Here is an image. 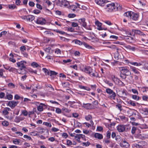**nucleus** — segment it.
Here are the masks:
<instances>
[{
	"label": "nucleus",
	"instance_id": "obj_43",
	"mask_svg": "<svg viewBox=\"0 0 148 148\" xmlns=\"http://www.w3.org/2000/svg\"><path fill=\"white\" fill-rule=\"evenodd\" d=\"M137 129V127H136L134 126L132 127L131 130V133L132 134H134L135 133Z\"/></svg>",
	"mask_w": 148,
	"mask_h": 148
},
{
	"label": "nucleus",
	"instance_id": "obj_18",
	"mask_svg": "<svg viewBox=\"0 0 148 148\" xmlns=\"http://www.w3.org/2000/svg\"><path fill=\"white\" fill-rule=\"evenodd\" d=\"M127 91L123 90L120 91V94L121 95V97L126 98L127 96Z\"/></svg>",
	"mask_w": 148,
	"mask_h": 148
},
{
	"label": "nucleus",
	"instance_id": "obj_53",
	"mask_svg": "<svg viewBox=\"0 0 148 148\" xmlns=\"http://www.w3.org/2000/svg\"><path fill=\"white\" fill-rule=\"evenodd\" d=\"M111 133L110 131H108L107 132L106 137L107 139L110 138V137Z\"/></svg>",
	"mask_w": 148,
	"mask_h": 148
},
{
	"label": "nucleus",
	"instance_id": "obj_3",
	"mask_svg": "<svg viewBox=\"0 0 148 148\" xmlns=\"http://www.w3.org/2000/svg\"><path fill=\"white\" fill-rule=\"evenodd\" d=\"M119 70L120 72L127 75V76L131 75V72L130 71L128 67L125 66L119 67Z\"/></svg>",
	"mask_w": 148,
	"mask_h": 148
},
{
	"label": "nucleus",
	"instance_id": "obj_40",
	"mask_svg": "<svg viewBox=\"0 0 148 148\" xmlns=\"http://www.w3.org/2000/svg\"><path fill=\"white\" fill-rule=\"evenodd\" d=\"M45 3L48 6H49L52 4V3L50 2L49 0H44V4Z\"/></svg>",
	"mask_w": 148,
	"mask_h": 148
},
{
	"label": "nucleus",
	"instance_id": "obj_46",
	"mask_svg": "<svg viewBox=\"0 0 148 148\" xmlns=\"http://www.w3.org/2000/svg\"><path fill=\"white\" fill-rule=\"evenodd\" d=\"M28 71L30 73H34L35 74H37V71L36 70H34L30 68L28 69Z\"/></svg>",
	"mask_w": 148,
	"mask_h": 148
},
{
	"label": "nucleus",
	"instance_id": "obj_22",
	"mask_svg": "<svg viewBox=\"0 0 148 148\" xmlns=\"http://www.w3.org/2000/svg\"><path fill=\"white\" fill-rule=\"evenodd\" d=\"M130 68L131 70L133 71V72L139 75V72L138 70V69L133 66H130Z\"/></svg>",
	"mask_w": 148,
	"mask_h": 148
},
{
	"label": "nucleus",
	"instance_id": "obj_63",
	"mask_svg": "<svg viewBox=\"0 0 148 148\" xmlns=\"http://www.w3.org/2000/svg\"><path fill=\"white\" fill-rule=\"evenodd\" d=\"M33 13L36 14H38L40 12V11L38 10H34Z\"/></svg>",
	"mask_w": 148,
	"mask_h": 148
},
{
	"label": "nucleus",
	"instance_id": "obj_29",
	"mask_svg": "<svg viewBox=\"0 0 148 148\" xmlns=\"http://www.w3.org/2000/svg\"><path fill=\"white\" fill-rule=\"evenodd\" d=\"M134 32L135 34H139L140 35H144V34L142 32L138 30H134Z\"/></svg>",
	"mask_w": 148,
	"mask_h": 148
},
{
	"label": "nucleus",
	"instance_id": "obj_62",
	"mask_svg": "<svg viewBox=\"0 0 148 148\" xmlns=\"http://www.w3.org/2000/svg\"><path fill=\"white\" fill-rule=\"evenodd\" d=\"M105 82L106 83V84H107L110 86H112L113 85V84L112 83H111L108 81H106Z\"/></svg>",
	"mask_w": 148,
	"mask_h": 148
},
{
	"label": "nucleus",
	"instance_id": "obj_19",
	"mask_svg": "<svg viewBox=\"0 0 148 148\" xmlns=\"http://www.w3.org/2000/svg\"><path fill=\"white\" fill-rule=\"evenodd\" d=\"M66 7L70 10H73V11H75L76 9L77 8V6L75 5H70L69 3V5L67 6Z\"/></svg>",
	"mask_w": 148,
	"mask_h": 148
},
{
	"label": "nucleus",
	"instance_id": "obj_58",
	"mask_svg": "<svg viewBox=\"0 0 148 148\" xmlns=\"http://www.w3.org/2000/svg\"><path fill=\"white\" fill-rule=\"evenodd\" d=\"M22 113L23 115L26 116H27L28 113L26 110H24L22 111Z\"/></svg>",
	"mask_w": 148,
	"mask_h": 148
},
{
	"label": "nucleus",
	"instance_id": "obj_23",
	"mask_svg": "<svg viewBox=\"0 0 148 148\" xmlns=\"http://www.w3.org/2000/svg\"><path fill=\"white\" fill-rule=\"evenodd\" d=\"M119 117L120 119L123 122H126L128 120V118L123 115L121 116L120 115L119 116Z\"/></svg>",
	"mask_w": 148,
	"mask_h": 148
},
{
	"label": "nucleus",
	"instance_id": "obj_51",
	"mask_svg": "<svg viewBox=\"0 0 148 148\" xmlns=\"http://www.w3.org/2000/svg\"><path fill=\"white\" fill-rule=\"evenodd\" d=\"M23 137L25 138H26V140H32V138L31 137L29 136H28L26 135H25L23 136Z\"/></svg>",
	"mask_w": 148,
	"mask_h": 148
},
{
	"label": "nucleus",
	"instance_id": "obj_13",
	"mask_svg": "<svg viewBox=\"0 0 148 148\" xmlns=\"http://www.w3.org/2000/svg\"><path fill=\"white\" fill-rule=\"evenodd\" d=\"M95 24L96 25H97V29L98 30H106L107 29V28H103L101 27L102 26V23L100 22L99 21H97L95 22Z\"/></svg>",
	"mask_w": 148,
	"mask_h": 148
},
{
	"label": "nucleus",
	"instance_id": "obj_33",
	"mask_svg": "<svg viewBox=\"0 0 148 148\" xmlns=\"http://www.w3.org/2000/svg\"><path fill=\"white\" fill-rule=\"evenodd\" d=\"M21 141L19 139H15L13 140V143L15 145H18Z\"/></svg>",
	"mask_w": 148,
	"mask_h": 148
},
{
	"label": "nucleus",
	"instance_id": "obj_28",
	"mask_svg": "<svg viewBox=\"0 0 148 148\" xmlns=\"http://www.w3.org/2000/svg\"><path fill=\"white\" fill-rule=\"evenodd\" d=\"M84 107L87 109H90L91 108V104L90 103H83Z\"/></svg>",
	"mask_w": 148,
	"mask_h": 148
},
{
	"label": "nucleus",
	"instance_id": "obj_61",
	"mask_svg": "<svg viewBox=\"0 0 148 148\" xmlns=\"http://www.w3.org/2000/svg\"><path fill=\"white\" fill-rule=\"evenodd\" d=\"M104 142L107 145H108L110 142V140H108V139H106L104 140Z\"/></svg>",
	"mask_w": 148,
	"mask_h": 148
},
{
	"label": "nucleus",
	"instance_id": "obj_47",
	"mask_svg": "<svg viewBox=\"0 0 148 148\" xmlns=\"http://www.w3.org/2000/svg\"><path fill=\"white\" fill-rule=\"evenodd\" d=\"M120 75L121 77L124 79H125L126 78L127 76V75H126L125 74H123L121 72H120Z\"/></svg>",
	"mask_w": 148,
	"mask_h": 148
},
{
	"label": "nucleus",
	"instance_id": "obj_7",
	"mask_svg": "<svg viewBox=\"0 0 148 148\" xmlns=\"http://www.w3.org/2000/svg\"><path fill=\"white\" fill-rule=\"evenodd\" d=\"M57 5L60 6L63 5L65 7H67V6L69 5V2L66 0H58Z\"/></svg>",
	"mask_w": 148,
	"mask_h": 148
},
{
	"label": "nucleus",
	"instance_id": "obj_44",
	"mask_svg": "<svg viewBox=\"0 0 148 148\" xmlns=\"http://www.w3.org/2000/svg\"><path fill=\"white\" fill-rule=\"evenodd\" d=\"M6 98L9 100H11L13 98V96L10 94H8L6 95Z\"/></svg>",
	"mask_w": 148,
	"mask_h": 148
},
{
	"label": "nucleus",
	"instance_id": "obj_10",
	"mask_svg": "<svg viewBox=\"0 0 148 148\" xmlns=\"http://www.w3.org/2000/svg\"><path fill=\"white\" fill-rule=\"evenodd\" d=\"M95 1L97 4L104 7L107 1L106 0H95Z\"/></svg>",
	"mask_w": 148,
	"mask_h": 148
},
{
	"label": "nucleus",
	"instance_id": "obj_42",
	"mask_svg": "<svg viewBox=\"0 0 148 148\" xmlns=\"http://www.w3.org/2000/svg\"><path fill=\"white\" fill-rule=\"evenodd\" d=\"M26 49V47L25 46H22L20 48V50L22 53L24 52Z\"/></svg>",
	"mask_w": 148,
	"mask_h": 148
},
{
	"label": "nucleus",
	"instance_id": "obj_2",
	"mask_svg": "<svg viewBox=\"0 0 148 148\" xmlns=\"http://www.w3.org/2000/svg\"><path fill=\"white\" fill-rule=\"evenodd\" d=\"M84 71L89 75L91 77H97L98 74L97 72L94 71H93L92 69L90 66L85 67L84 69Z\"/></svg>",
	"mask_w": 148,
	"mask_h": 148
},
{
	"label": "nucleus",
	"instance_id": "obj_16",
	"mask_svg": "<svg viewBox=\"0 0 148 148\" xmlns=\"http://www.w3.org/2000/svg\"><path fill=\"white\" fill-rule=\"evenodd\" d=\"M121 142V143H120V145L121 147L127 148L129 147V144L128 142H127L125 140L122 141Z\"/></svg>",
	"mask_w": 148,
	"mask_h": 148
},
{
	"label": "nucleus",
	"instance_id": "obj_24",
	"mask_svg": "<svg viewBox=\"0 0 148 148\" xmlns=\"http://www.w3.org/2000/svg\"><path fill=\"white\" fill-rule=\"evenodd\" d=\"M35 18V17L34 16L29 15L27 16V20L29 21H32Z\"/></svg>",
	"mask_w": 148,
	"mask_h": 148
},
{
	"label": "nucleus",
	"instance_id": "obj_56",
	"mask_svg": "<svg viewBox=\"0 0 148 148\" xmlns=\"http://www.w3.org/2000/svg\"><path fill=\"white\" fill-rule=\"evenodd\" d=\"M82 144L83 146L87 147L89 146V145L90 144V143L89 142H83L82 143Z\"/></svg>",
	"mask_w": 148,
	"mask_h": 148
},
{
	"label": "nucleus",
	"instance_id": "obj_52",
	"mask_svg": "<svg viewBox=\"0 0 148 148\" xmlns=\"http://www.w3.org/2000/svg\"><path fill=\"white\" fill-rule=\"evenodd\" d=\"M76 15L74 14H69L68 15V17L69 18H72L75 17Z\"/></svg>",
	"mask_w": 148,
	"mask_h": 148
},
{
	"label": "nucleus",
	"instance_id": "obj_38",
	"mask_svg": "<svg viewBox=\"0 0 148 148\" xmlns=\"http://www.w3.org/2000/svg\"><path fill=\"white\" fill-rule=\"evenodd\" d=\"M130 64L132 65L136 66H140L142 65V64L140 63H137V62H130Z\"/></svg>",
	"mask_w": 148,
	"mask_h": 148
},
{
	"label": "nucleus",
	"instance_id": "obj_55",
	"mask_svg": "<svg viewBox=\"0 0 148 148\" xmlns=\"http://www.w3.org/2000/svg\"><path fill=\"white\" fill-rule=\"evenodd\" d=\"M56 112L58 114H60L61 113V110L59 108H56Z\"/></svg>",
	"mask_w": 148,
	"mask_h": 148
},
{
	"label": "nucleus",
	"instance_id": "obj_32",
	"mask_svg": "<svg viewBox=\"0 0 148 148\" xmlns=\"http://www.w3.org/2000/svg\"><path fill=\"white\" fill-rule=\"evenodd\" d=\"M138 143L139 144V145H141L140 146L141 148H143L146 143L145 141H140Z\"/></svg>",
	"mask_w": 148,
	"mask_h": 148
},
{
	"label": "nucleus",
	"instance_id": "obj_50",
	"mask_svg": "<svg viewBox=\"0 0 148 148\" xmlns=\"http://www.w3.org/2000/svg\"><path fill=\"white\" fill-rule=\"evenodd\" d=\"M132 98L134 99L138 100H139V97L136 95H133L132 96Z\"/></svg>",
	"mask_w": 148,
	"mask_h": 148
},
{
	"label": "nucleus",
	"instance_id": "obj_8",
	"mask_svg": "<svg viewBox=\"0 0 148 148\" xmlns=\"http://www.w3.org/2000/svg\"><path fill=\"white\" fill-rule=\"evenodd\" d=\"M18 103V101H9L7 106H10L12 109H13Z\"/></svg>",
	"mask_w": 148,
	"mask_h": 148
},
{
	"label": "nucleus",
	"instance_id": "obj_49",
	"mask_svg": "<svg viewBox=\"0 0 148 148\" xmlns=\"http://www.w3.org/2000/svg\"><path fill=\"white\" fill-rule=\"evenodd\" d=\"M116 108H117L120 111H121L122 110V106L120 104H118L116 105Z\"/></svg>",
	"mask_w": 148,
	"mask_h": 148
},
{
	"label": "nucleus",
	"instance_id": "obj_12",
	"mask_svg": "<svg viewBox=\"0 0 148 148\" xmlns=\"http://www.w3.org/2000/svg\"><path fill=\"white\" fill-rule=\"evenodd\" d=\"M124 47L127 50L133 52H134L137 49L136 47L130 45L125 46Z\"/></svg>",
	"mask_w": 148,
	"mask_h": 148
},
{
	"label": "nucleus",
	"instance_id": "obj_57",
	"mask_svg": "<svg viewBox=\"0 0 148 148\" xmlns=\"http://www.w3.org/2000/svg\"><path fill=\"white\" fill-rule=\"evenodd\" d=\"M142 99L144 101H147L148 99V96L146 95H143V96Z\"/></svg>",
	"mask_w": 148,
	"mask_h": 148
},
{
	"label": "nucleus",
	"instance_id": "obj_31",
	"mask_svg": "<svg viewBox=\"0 0 148 148\" xmlns=\"http://www.w3.org/2000/svg\"><path fill=\"white\" fill-rule=\"evenodd\" d=\"M83 45L85 47L89 49H92V46H90L85 42H83Z\"/></svg>",
	"mask_w": 148,
	"mask_h": 148
},
{
	"label": "nucleus",
	"instance_id": "obj_41",
	"mask_svg": "<svg viewBox=\"0 0 148 148\" xmlns=\"http://www.w3.org/2000/svg\"><path fill=\"white\" fill-rule=\"evenodd\" d=\"M125 131L126 132L130 130L131 129L129 125H124Z\"/></svg>",
	"mask_w": 148,
	"mask_h": 148
},
{
	"label": "nucleus",
	"instance_id": "obj_14",
	"mask_svg": "<svg viewBox=\"0 0 148 148\" xmlns=\"http://www.w3.org/2000/svg\"><path fill=\"white\" fill-rule=\"evenodd\" d=\"M46 22L45 20L42 18H38L36 21V23L42 25L45 24Z\"/></svg>",
	"mask_w": 148,
	"mask_h": 148
},
{
	"label": "nucleus",
	"instance_id": "obj_30",
	"mask_svg": "<svg viewBox=\"0 0 148 148\" xmlns=\"http://www.w3.org/2000/svg\"><path fill=\"white\" fill-rule=\"evenodd\" d=\"M79 87L81 89H84L86 90L87 91H90V88L89 87H87L85 86L81 85H79Z\"/></svg>",
	"mask_w": 148,
	"mask_h": 148
},
{
	"label": "nucleus",
	"instance_id": "obj_36",
	"mask_svg": "<svg viewBox=\"0 0 148 148\" xmlns=\"http://www.w3.org/2000/svg\"><path fill=\"white\" fill-rule=\"evenodd\" d=\"M74 41L75 42V43L76 44L79 45H83V42L81 41L80 40H74Z\"/></svg>",
	"mask_w": 148,
	"mask_h": 148
},
{
	"label": "nucleus",
	"instance_id": "obj_27",
	"mask_svg": "<svg viewBox=\"0 0 148 148\" xmlns=\"http://www.w3.org/2000/svg\"><path fill=\"white\" fill-rule=\"evenodd\" d=\"M92 117L91 115L89 114L87 116H85V119L88 121L90 120V123L91 124H93V122L91 120L92 119Z\"/></svg>",
	"mask_w": 148,
	"mask_h": 148
},
{
	"label": "nucleus",
	"instance_id": "obj_1",
	"mask_svg": "<svg viewBox=\"0 0 148 148\" xmlns=\"http://www.w3.org/2000/svg\"><path fill=\"white\" fill-rule=\"evenodd\" d=\"M104 7L107 11L109 12L115 11L117 10H120L121 9V7H120L119 5V7H117V5L116 7L114 3H110L108 1H107Z\"/></svg>",
	"mask_w": 148,
	"mask_h": 148
},
{
	"label": "nucleus",
	"instance_id": "obj_15",
	"mask_svg": "<svg viewBox=\"0 0 148 148\" xmlns=\"http://www.w3.org/2000/svg\"><path fill=\"white\" fill-rule=\"evenodd\" d=\"M116 128L119 132H123L125 131L124 125H119L117 126Z\"/></svg>",
	"mask_w": 148,
	"mask_h": 148
},
{
	"label": "nucleus",
	"instance_id": "obj_39",
	"mask_svg": "<svg viewBox=\"0 0 148 148\" xmlns=\"http://www.w3.org/2000/svg\"><path fill=\"white\" fill-rule=\"evenodd\" d=\"M8 8L10 9L13 10L16 8V5L14 4L8 5Z\"/></svg>",
	"mask_w": 148,
	"mask_h": 148
},
{
	"label": "nucleus",
	"instance_id": "obj_25",
	"mask_svg": "<svg viewBox=\"0 0 148 148\" xmlns=\"http://www.w3.org/2000/svg\"><path fill=\"white\" fill-rule=\"evenodd\" d=\"M94 136L95 138L99 139H101L103 138L102 135L99 133H95Z\"/></svg>",
	"mask_w": 148,
	"mask_h": 148
},
{
	"label": "nucleus",
	"instance_id": "obj_35",
	"mask_svg": "<svg viewBox=\"0 0 148 148\" xmlns=\"http://www.w3.org/2000/svg\"><path fill=\"white\" fill-rule=\"evenodd\" d=\"M138 4L140 5L143 6L145 5L146 2L143 0H141L139 1Z\"/></svg>",
	"mask_w": 148,
	"mask_h": 148
},
{
	"label": "nucleus",
	"instance_id": "obj_9",
	"mask_svg": "<svg viewBox=\"0 0 148 148\" xmlns=\"http://www.w3.org/2000/svg\"><path fill=\"white\" fill-rule=\"evenodd\" d=\"M26 64V61H21L20 62H18L16 63L18 67H20V70H22L26 68L25 64Z\"/></svg>",
	"mask_w": 148,
	"mask_h": 148
},
{
	"label": "nucleus",
	"instance_id": "obj_11",
	"mask_svg": "<svg viewBox=\"0 0 148 148\" xmlns=\"http://www.w3.org/2000/svg\"><path fill=\"white\" fill-rule=\"evenodd\" d=\"M74 138L77 141L80 142V139L82 138V139L85 140V136L82 134H76L75 135Z\"/></svg>",
	"mask_w": 148,
	"mask_h": 148
},
{
	"label": "nucleus",
	"instance_id": "obj_4",
	"mask_svg": "<svg viewBox=\"0 0 148 148\" xmlns=\"http://www.w3.org/2000/svg\"><path fill=\"white\" fill-rule=\"evenodd\" d=\"M78 22L80 23L81 25L86 29L89 30H92V28L88 27L87 26V23L86 22V19L84 18H82L79 19Z\"/></svg>",
	"mask_w": 148,
	"mask_h": 148
},
{
	"label": "nucleus",
	"instance_id": "obj_54",
	"mask_svg": "<svg viewBox=\"0 0 148 148\" xmlns=\"http://www.w3.org/2000/svg\"><path fill=\"white\" fill-rule=\"evenodd\" d=\"M43 124L45 125L46 126L51 127V125L50 123H49L47 122H44L43 123Z\"/></svg>",
	"mask_w": 148,
	"mask_h": 148
},
{
	"label": "nucleus",
	"instance_id": "obj_5",
	"mask_svg": "<svg viewBox=\"0 0 148 148\" xmlns=\"http://www.w3.org/2000/svg\"><path fill=\"white\" fill-rule=\"evenodd\" d=\"M106 91L108 94L110 95V98L113 100L115 99L116 94L112 90L109 88H107L106 89Z\"/></svg>",
	"mask_w": 148,
	"mask_h": 148
},
{
	"label": "nucleus",
	"instance_id": "obj_59",
	"mask_svg": "<svg viewBox=\"0 0 148 148\" xmlns=\"http://www.w3.org/2000/svg\"><path fill=\"white\" fill-rule=\"evenodd\" d=\"M110 39H112L113 40H114V39L116 40V39H117L118 38V37H117L116 36H114V35H112V36H110Z\"/></svg>",
	"mask_w": 148,
	"mask_h": 148
},
{
	"label": "nucleus",
	"instance_id": "obj_60",
	"mask_svg": "<svg viewBox=\"0 0 148 148\" xmlns=\"http://www.w3.org/2000/svg\"><path fill=\"white\" fill-rule=\"evenodd\" d=\"M62 110L63 111H64L65 112H69L70 111V110L65 108H62Z\"/></svg>",
	"mask_w": 148,
	"mask_h": 148
},
{
	"label": "nucleus",
	"instance_id": "obj_6",
	"mask_svg": "<svg viewBox=\"0 0 148 148\" xmlns=\"http://www.w3.org/2000/svg\"><path fill=\"white\" fill-rule=\"evenodd\" d=\"M36 105L37 106V110L40 112L43 111L44 109L47 108V106L44 103L37 102Z\"/></svg>",
	"mask_w": 148,
	"mask_h": 148
},
{
	"label": "nucleus",
	"instance_id": "obj_37",
	"mask_svg": "<svg viewBox=\"0 0 148 148\" xmlns=\"http://www.w3.org/2000/svg\"><path fill=\"white\" fill-rule=\"evenodd\" d=\"M128 104L132 106H136V104L135 102L132 100H130L127 102Z\"/></svg>",
	"mask_w": 148,
	"mask_h": 148
},
{
	"label": "nucleus",
	"instance_id": "obj_20",
	"mask_svg": "<svg viewBox=\"0 0 148 148\" xmlns=\"http://www.w3.org/2000/svg\"><path fill=\"white\" fill-rule=\"evenodd\" d=\"M138 14L136 13L133 12L131 18H132L133 20L136 21L138 19Z\"/></svg>",
	"mask_w": 148,
	"mask_h": 148
},
{
	"label": "nucleus",
	"instance_id": "obj_17",
	"mask_svg": "<svg viewBox=\"0 0 148 148\" xmlns=\"http://www.w3.org/2000/svg\"><path fill=\"white\" fill-rule=\"evenodd\" d=\"M11 111V110L10 108L6 107L3 109L2 112V114L5 115H8L9 113L8 111Z\"/></svg>",
	"mask_w": 148,
	"mask_h": 148
},
{
	"label": "nucleus",
	"instance_id": "obj_21",
	"mask_svg": "<svg viewBox=\"0 0 148 148\" xmlns=\"http://www.w3.org/2000/svg\"><path fill=\"white\" fill-rule=\"evenodd\" d=\"M133 13V12L131 11H128L125 13L124 14V16H126L128 18H131L132 14Z\"/></svg>",
	"mask_w": 148,
	"mask_h": 148
},
{
	"label": "nucleus",
	"instance_id": "obj_48",
	"mask_svg": "<svg viewBox=\"0 0 148 148\" xmlns=\"http://www.w3.org/2000/svg\"><path fill=\"white\" fill-rule=\"evenodd\" d=\"M2 124L4 126H7L9 125V122L7 121H4L2 122Z\"/></svg>",
	"mask_w": 148,
	"mask_h": 148
},
{
	"label": "nucleus",
	"instance_id": "obj_34",
	"mask_svg": "<svg viewBox=\"0 0 148 148\" xmlns=\"http://www.w3.org/2000/svg\"><path fill=\"white\" fill-rule=\"evenodd\" d=\"M48 75L51 76L52 75H56L58 74V73L54 71H49V72L48 73Z\"/></svg>",
	"mask_w": 148,
	"mask_h": 148
},
{
	"label": "nucleus",
	"instance_id": "obj_64",
	"mask_svg": "<svg viewBox=\"0 0 148 148\" xmlns=\"http://www.w3.org/2000/svg\"><path fill=\"white\" fill-rule=\"evenodd\" d=\"M134 146L136 147V148H141L140 147V145H139V144L138 143V144L135 143L133 144Z\"/></svg>",
	"mask_w": 148,
	"mask_h": 148
},
{
	"label": "nucleus",
	"instance_id": "obj_26",
	"mask_svg": "<svg viewBox=\"0 0 148 148\" xmlns=\"http://www.w3.org/2000/svg\"><path fill=\"white\" fill-rule=\"evenodd\" d=\"M119 49H116V51L114 53V57L115 59L116 60H118L119 58V54L118 52Z\"/></svg>",
	"mask_w": 148,
	"mask_h": 148
},
{
	"label": "nucleus",
	"instance_id": "obj_45",
	"mask_svg": "<svg viewBox=\"0 0 148 148\" xmlns=\"http://www.w3.org/2000/svg\"><path fill=\"white\" fill-rule=\"evenodd\" d=\"M32 66H33V67L37 68L38 67L39 65L37 63L35 62H33L31 64Z\"/></svg>",
	"mask_w": 148,
	"mask_h": 148
}]
</instances>
